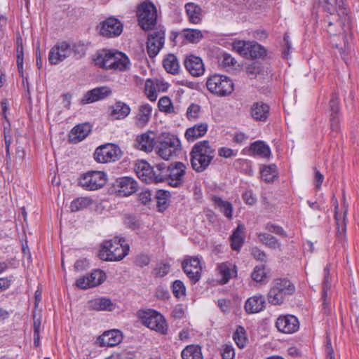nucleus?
I'll list each match as a JSON object with an SVG mask.
<instances>
[{
  "label": "nucleus",
  "instance_id": "nucleus-29",
  "mask_svg": "<svg viewBox=\"0 0 359 359\" xmlns=\"http://www.w3.org/2000/svg\"><path fill=\"white\" fill-rule=\"evenodd\" d=\"M91 126L88 123L79 124L73 128L69 134V140L78 143L84 140L90 133Z\"/></svg>",
  "mask_w": 359,
  "mask_h": 359
},
{
  "label": "nucleus",
  "instance_id": "nucleus-7",
  "mask_svg": "<svg viewBox=\"0 0 359 359\" xmlns=\"http://www.w3.org/2000/svg\"><path fill=\"white\" fill-rule=\"evenodd\" d=\"M206 86L208 90L218 96H226L233 91V83L229 77L214 74L207 79Z\"/></svg>",
  "mask_w": 359,
  "mask_h": 359
},
{
  "label": "nucleus",
  "instance_id": "nucleus-6",
  "mask_svg": "<svg viewBox=\"0 0 359 359\" xmlns=\"http://www.w3.org/2000/svg\"><path fill=\"white\" fill-rule=\"evenodd\" d=\"M76 46H72L65 41L56 43L50 50L48 60L50 64L57 65L67 57H69L73 53L76 58H81L85 55V52L81 49L78 51Z\"/></svg>",
  "mask_w": 359,
  "mask_h": 359
},
{
  "label": "nucleus",
  "instance_id": "nucleus-60",
  "mask_svg": "<svg viewBox=\"0 0 359 359\" xmlns=\"http://www.w3.org/2000/svg\"><path fill=\"white\" fill-rule=\"evenodd\" d=\"M243 198L247 204L253 205L256 203V197L252 192V191H246L243 194Z\"/></svg>",
  "mask_w": 359,
  "mask_h": 359
},
{
  "label": "nucleus",
  "instance_id": "nucleus-43",
  "mask_svg": "<svg viewBox=\"0 0 359 359\" xmlns=\"http://www.w3.org/2000/svg\"><path fill=\"white\" fill-rule=\"evenodd\" d=\"M278 172L274 164L264 167L261 170V177L267 182H272L277 177Z\"/></svg>",
  "mask_w": 359,
  "mask_h": 359
},
{
  "label": "nucleus",
  "instance_id": "nucleus-62",
  "mask_svg": "<svg viewBox=\"0 0 359 359\" xmlns=\"http://www.w3.org/2000/svg\"><path fill=\"white\" fill-rule=\"evenodd\" d=\"M168 168L165 166V164L162 163L156 165V170L154 171H157V173H161L162 175V182L165 180V177L167 176V173L168 171H167Z\"/></svg>",
  "mask_w": 359,
  "mask_h": 359
},
{
  "label": "nucleus",
  "instance_id": "nucleus-22",
  "mask_svg": "<svg viewBox=\"0 0 359 359\" xmlns=\"http://www.w3.org/2000/svg\"><path fill=\"white\" fill-rule=\"evenodd\" d=\"M116 185L119 195L123 196H128L137 190V182L130 177H123L117 179Z\"/></svg>",
  "mask_w": 359,
  "mask_h": 359
},
{
  "label": "nucleus",
  "instance_id": "nucleus-35",
  "mask_svg": "<svg viewBox=\"0 0 359 359\" xmlns=\"http://www.w3.org/2000/svg\"><path fill=\"white\" fill-rule=\"evenodd\" d=\"M130 112V107L122 102H116L111 107V115L116 119L124 118Z\"/></svg>",
  "mask_w": 359,
  "mask_h": 359
},
{
  "label": "nucleus",
  "instance_id": "nucleus-39",
  "mask_svg": "<svg viewBox=\"0 0 359 359\" xmlns=\"http://www.w3.org/2000/svg\"><path fill=\"white\" fill-rule=\"evenodd\" d=\"M250 151L253 154L263 158H269L271 154V150L269 146L261 141H256L252 143L250 145Z\"/></svg>",
  "mask_w": 359,
  "mask_h": 359
},
{
  "label": "nucleus",
  "instance_id": "nucleus-12",
  "mask_svg": "<svg viewBox=\"0 0 359 359\" xmlns=\"http://www.w3.org/2000/svg\"><path fill=\"white\" fill-rule=\"evenodd\" d=\"M135 170L137 177L146 183H158L162 182V175L157 173L154 169L145 161L136 163Z\"/></svg>",
  "mask_w": 359,
  "mask_h": 359
},
{
  "label": "nucleus",
  "instance_id": "nucleus-34",
  "mask_svg": "<svg viewBox=\"0 0 359 359\" xmlns=\"http://www.w3.org/2000/svg\"><path fill=\"white\" fill-rule=\"evenodd\" d=\"M244 229L243 224H238L233 231L231 236V248L233 250L238 251L244 243Z\"/></svg>",
  "mask_w": 359,
  "mask_h": 359
},
{
  "label": "nucleus",
  "instance_id": "nucleus-48",
  "mask_svg": "<svg viewBox=\"0 0 359 359\" xmlns=\"http://www.w3.org/2000/svg\"><path fill=\"white\" fill-rule=\"evenodd\" d=\"M233 338L236 345L240 348L245 347L247 338L245 336V329L243 327L238 326L237 327L236 332L233 334Z\"/></svg>",
  "mask_w": 359,
  "mask_h": 359
},
{
  "label": "nucleus",
  "instance_id": "nucleus-8",
  "mask_svg": "<svg viewBox=\"0 0 359 359\" xmlns=\"http://www.w3.org/2000/svg\"><path fill=\"white\" fill-rule=\"evenodd\" d=\"M137 19L140 26L144 30L151 29L156 23L157 11L151 2H143L137 8Z\"/></svg>",
  "mask_w": 359,
  "mask_h": 359
},
{
  "label": "nucleus",
  "instance_id": "nucleus-55",
  "mask_svg": "<svg viewBox=\"0 0 359 359\" xmlns=\"http://www.w3.org/2000/svg\"><path fill=\"white\" fill-rule=\"evenodd\" d=\"M339 96L336 93H333L332 95V97L330 99V107L332 114H337V113L339 110Z\"/></svg>",
  "mask_w": 359,
  "mask_h": 359
},
{
  "label": "nucleus",
  "instance_id": "nucleus-21",
  "mask_svg": "<svg viewBox=\"0 0 359 359\" xmlns=\"http://www.w3.org/2000/svg\"><path fill=\"white\" fill-rule=\"evenodd\" d=\"M111 94V89L107 86L93 88L88 91L81 100V103L86 104L103 100Z\"/></svg>",
  "mask_w": 359,
  "mask_h": 359
},
{
  "label": "nucleus",
  "instance_id": "nucleus-27",
  "mask_svg": "<svg viewBox=\"0 0 359 359\" xmlns=\"http://www.w3.org/2000/svg\"><path fill=\"white\" fill-rule=\"evenodd\" d=\"M265 307V298L261 294L252 296L247 299L245 309L248 313H256L262 311Z\"/></svg>",
  "mask_w": 359,
  "mask_h": 359
},
{
  "label": "nucleus",
  "instance_id": "nucleus-30",
  "mask_svg": "<svg viewBox=\"0 0 359 359\" xmlns=\"http://www.w3.org/2000/svg\"><path fill=\"white\" fill-rule=\"evenodd\" d=\"M130 65L128 57L123 53L116 50L111 72H124L129 69Z\"/></svg>",
  "mask_w": 359,
  "mask_h": 359
},
{
  "label": "nucleus",
  "instance_id": "nucleus-44",
  "mask_svg": "<svg viewBox=\"0 0 359 359\" xmlns=\"http://www.w3.org/2000/svg\"><path fill=\"white\" fill-rule=\"evenodd\" d=\"M92 203V199L88 197H81L74 200L70 205L72 212H77L89 206Z\"/></svg>",
  "mask_w": 359,
  "mask_h": 359
},
{
  "label": "nucleus",
  "instance_id": "nucleus-13",
  "mask_svg": "<svg viewBox=\"0 0 359 359\" xmlns=\"http://www.w3.org/2000/svg\"><path fill=\"white\" fill-rule=\"evenodd\" d=\"M165 43V32L157 29L151 32L147 38V53L150 57H156L163 47Z\"/></svg>",
  "mask_w": 359,
  "mask_h": 359
},
{
  "label": "nucleus",
  "instance_id": "nucleus-17",
  "mask_svg": "<svg viewBox=\"0 0 359 359\" xmlns=\"http://www.w3.org/2000/svg\"><path fill=\"white\" fill-rule=\"evenodd\" d=\"M278 331L285 334H292L299 328V323L297 317L293 315L280 316L276 322Z\"/></svg>",
  "mask_w": 359,
  "mask_h": 359
},
{
  "label": "nucleus",
  "instance_id": "nucleus-4",
  "mask_svg": "<svg viewBox=\"0 0 359 359\" xmlns=\"http://www.w3.org/2000/svg\"><path fill=\"white\" fill-rule=\"evenodd\" d=\"M181 150L180 140L170 133H161L156 137V154L164 160H169Z\"/></svg>",
  "mask_w": 359,
  "mask_h": 359
},
{
  "label": "nucleus",
  "instance_id": "nucleus-52",
  "mask_svg": "<svg viewBox=\"0 0 359 359\" xmlns=\"http://www.w3.org/2000/svg\"><path fill=\"white\" fill-rule=\"evenodd\" d=\"M172 290L177 298H180L185 295L186 287L181 280H177L172 283Z\"/></svg>",
  "mask_w": 359,
  "mask_h": 359
},
{
  "label": "nucleus",
  "instance_id": "nucleus-58",
  "mask_svg": "<svg viewBox=\"0 0 359 359\" xmlns=\"http://www.w3.org/2000/svg\"><path fill=\"white\" fill-rule=\"evenodd\" d=\"M252 255L253 257L259 261L264 262L266 260V255L265 252L257 248L252 249Z\"/></svg>",
  "mask_w": 359,
  "mask_h": 359
},
{
  "label": "nucleus",
  "instance_id": "nucleus-28",
  "mask_svg": "<svg viewBox=\"0 0 359 359\" xmlns=\"http://www.w3.org/2000/svg\"><path fill=\"white\" fill-rule=\"evenodd\" d=\"M337 209H338V203H337V201L336 200L334 217L336 219V224H337V237L339 241L342 242L345 239L346 232V214H347V207L344 208V210L342 216L339 215V213L337 212Z\"/></svg>",
  "mask_w": 359,
  "mask_h": 359
},
{
  "label": "nucleus",
  "instance_id": "nucleus-42",
  "mask_svg": "<svg viewBox=\"0 0 359 359\" xmlns=\"http://www.w3.org/2000/svg\"><path fill=\"white\" fill-rule=\"evenodd\" d=\"M182 35L187 41L192 43H197L203 37L200 30L193 29H184L182 32Z\"/></svg>",
  "mask_w": 359,
  "mask_h": 359
},
{
  "label": "nucleus",
  "instance_id": "nucleus-25",
  "mask_svg": "<svg viewBox=\"0 0 359 359\" xmlns=\"http://www.w3.org/2000/svg\"><path fill=\"white\" fill-rule=\"evenodd\" d=\"M250 115L256 121H266L269 115V106L263 102H255L250 107Z\"/></svg>",
  "mask_w": 359,
  "mask_h": 359
},
{
  "label": "nucleus",
  "instance_id": "nucleus-11",
  "mask_svg": "<svg viewBox=\"0 0 359 359\" xmlns=\"http://www.w3.org/2000/svg\"><path fill=\"white\" fill-rule=\"evenodd\" d=\"M142 323L147 327L161 334H165L168 331V325L164 317L154 310H149L144 313Z\"/></svg>",
  "mask_w": 359,
  "mask_h": 359
},
{
  "label": "nucleus",
  "instance_id": "nucleus-59",
  "mask_svg": "<svg viewBox=\"0 0 359 359\" xmlns=\"http://www.w3.org/2000/svg\"><path fill=\"white\" fill-rule=\"evenodd\" d=\"M218 154L220 156L224 158H230L236 155V151L227 147H221L218 151Z\"/></svg>",
  "mask_w": 359,
  "mask_h": 359
},
{
  "label": "nucleus",
  "instance_id": "nucleus-47",
  "mask_svg": "<svg viewBox=\"0 0 359 359\" xmlns=\"http://www.w3.org/2000/svg\"><path fill=\"white\" fill-rule=\"evenodd\" d=\"M251 41H237L233 42V48L241 55L248 58L249 50L250 48Z\"/></svg>",
  "mask_w": 359,
  "mask_h": 359
},
{
  "label": "nucleus",
  "instance_id": "nucleus-41",
  "mask_svg": "<svg viewBox=\"0 0 359 359\" xmlns=\"http://www.w3.org/2000/svg\"><path fill=\"white\" fill-rule=\"evenodd\" d=\"M214 204L219 208V210L228 218L232 217L233 207L232 205L228 202L223 201L221 198L214 196L212 198Z\"/></svg>",
  "mask_w": 359,
  "mask_h": 359
},
{
  "label": "nucleus",
  "instance_id": "nucleus-23",
  "mask_svg": "<svg viewBox=\"0 0 359 359\" xmlns=\"http://www.w3.org/2000/svg\"><path fill=\"white\" fill-rule=\"evenodd\" d=\"M122 340L121 332L116 330L105 332L98 338V343L100 346H114L118 344Z\"/></svg>",
  "mask_w": 359,
  "mask_h": 359
},
{
  "label": "nucleus",
  "instance_id": "nucleus-53",
  "mask_svg": "<svg viewBox=\"0 0 359 359\" xmlns=\"http://www.w3.org/2000/svg\"><path fill=\"white\" fill-rule=\"evenodd\" d=\"M145 92L149 100L154 102L157 99V93L156 90V88L154 86L153 82L149 80H147L146 81Z\"/></svg>",
  "mask_w": 359,
  "mask_h": 359
},
{
  "label": "nucleus",
  "instance_id": "nucleus-15",
  "mask_svg": "<svg viewBox=\"0 0 359 359\" xmlns=\"http://www.w3.org/2000/svg\"><path fill=\"white\" fill-rule=\"evenodd\" d=\"M168 173L165 180L173 187H179L183 184L184 175L186 172V166L182 162H177L168 167Z\"/></svg>",
  "mask_w": 359,
  "mask_h": 359
},
{
  "label": "nucleus",
  "instance_id": "nucleus-31",
  "mask_svg": "<svg viewBox=\"0 0 359 359\" xmlns=\"http://www.w3.org/2000/svg\"><path fill=\"white\" fill-rule=\"evenodd\" d=\"M208 124L201 123L193 127L189 128L185 132V137L189 142H194L196 139L205 135L208 131Z\"/></svg>",
  "mask_w": 359,
  "mask_h": 359
},
{
  "label": "nucleus",
  "instance_id": "nucleus-26",
  "mask_svg": "<svg viewBox=\"0 0 359 359\" xmlns=\"http://www.w3.org/2000/svg\"><path fill=\"white\" fill-rule=\"evenodd\" d=\"M152 107L149 104H143L139 106L135 116V123L139 128H143L147 125L151 117Z\"/></svg>",
  "mask_w": 359,
  "mask_h": 359
},
{
  "label": "nucleus",
  "instance_id": "nucleus-40",
  "mask_svg": "<svg viewBox=\"0 0 359 359\" xmlns=\"http://www.w3.org/2000/svg\"><path fill=\"white\" fill-rule=\"evenodd\" d=\"M259 241L271 249H278L280 247L279 241L272 235L266 233H257Z\"/></svg>",
  "mask_w": 359,
  "mask_h": 359
},
{
  "label": "nucleus",
  "instance_id": "nucleus-45",
  "mask_svg": "<svg viewBox=\"0 0 359 359\" xmlns=\"http://www.w3.org/2000/svg\"><path fill=\"white\" fill-rule=\"evenodd\" d=\"M248 53V57L253 59L263 57L266 55L265 48L255 41H251V46Z\"/></svg>",
  "mask_w": 359,
  "mask_h": 359
},
{
  "label": "nucleus",
  "instance_id": "nucleus-54",
  "mask_svg": "<svg viewBox=\"0 0 359 359\" xmlns=\"http://www.w3.org/2000/svg\"><path fill=\"white\" fill-rule=\"evenodd\" d=\"M265 229L271 233L282 236L283 237H287V236L286 232L281 226L271 222L266 224Z\"/></svg>",
  "mask_w": 359,
  "mask_h": 359
},
{
  "label": "nucleus",
  "instance_id": "nucleus-36",
  "mask_svg": "<svg viewBox=\"0 0 359 359\" xmlns=\"http://www.w3.org/2000/svg\"><path fill=\"white\" fill-rule=\"evenodd\" d=\"M181 355L182 359H203L201 347L195 344L187 346Z\"/></svg>",
  "mask_w": 359,
  "mask_h": 359
},
{
  "label": "nucleus",
  "instance_id": "nucleus-38",
  "mask_svg": "<svg viewBox=\"0 0 359 359\" xmlns=\"http://www.w3.org/2000/svg\"><path fill=\"white\" fill-rule=\"evenodd\" d=\"M89 307L97 311H112L113 304L109 299L98 298L90 301Z\"/></svg>",
  "mask_w": 359,
  "mask_h": 359
},
{
  "label": "nucleus",
  "instance_id": "nucleus-46",
  "mask_svg": "<svg viewBox=\"0 0 359 359\" xmlns=\"http://www.w3.org/2000/svg\"><path fill=\"white\" fill-rule=\"evenodd\" d=\"M88 276V281L89 282L90 287H95L100 285L105 279V274L100 270H95Z\"/></svg>",
  "mask_w": 359,
  "mask_h": 359
},
{
  "label": "nucleus",
  "instance_id": "nucleus-3",
  "mask_svg": "<svg viewBox=\"0 0 359 359\" xmlns=\"http://www.w3.org/2000/svg\"><path fill=\"white\" fill-rule=\"evenodd\" d=\"M125 241L121 238L106 241L103 243L99 257L104 261L115 262L123 259L129 251V245L123 244Z\"/></svg>",
  "mask_w": 359,
  "mask_h": 359
},
{
  "label": "nucleus",
  "instance_id": "nucleus-56",
  "mask_svg": "<svg viewBox=\"0 0 359 359\" xmlns=\"http://www.w3.org/2000/svg\"><path fill=\"white\" fill-rule=\"evenodd\" d=\"M155 273L160 277L166 276L170 271V265L168 264H160L154 269Z\"/></svg>",
  "mask_w": 359,
  "mask_h": 359
},
{
  "label": "nucleus",
  "instance_id": "nucleus-64",
  "mask_svg": "<svg viewBox=\"0 0 359 359\" xmlns=\"http://www.w3.org/2000/svg\"><path fill=\"white\" fill-rule=\"evenodd\" d=\"M87 278H88L87 276L79 278L76 281L77 287H79L81 289H83V290L90 288V286L89 282L88 281Z\"/></svg>",
  "mask_w": 359,
  "mask_h": 359
},
{
  "label": "nucleus",
  "instance_id": "nucleus-18",
  "mask_svg": "<svg viewBox=\"0 0 359 359\" xmlns=\"http://www.w3.org/2000/svg\"><path fill=\"white\" fill-rule=\"evenodd\" d=\"M157 136L154 131L149 130L137 136L135 145L141 151L151 152L156 146Z\"/></svg>",
  "mask_w": 359,
  "mask_h": 359
},
{
  "label": "nucleus",
  "instance_id": "nucleus-51",
  "mask_svg": "<svg viewBox=\"0 0 359 359\" xmlns=\"http://www.w3.org/2000/svg\"><path fill=\"white\" fill-rule=\"evenodd\" d=\"M201 113V106L192 103L191 104L187 110V117L189 121H196L199 118Z\"/></svg>",
  "mask_w": 359,
  "mask_h": 359
},
{
  "label": "nucleus",
  "instance_id": "nucleus-9",
  "mask_svg": "<svg viewBox=\"0 0 359 359\" xmlns=\"http://www.w3.org/2000/svg\"><path fill=\"white\" fill-rule=\"evenodd\" d=\"M107 180V175L104 172L89 171L81 175L79 184L86 190L93 191L102 188Z\"/></svg>",
  "mask_w": 359,
  "mask_h": 359
},
{
  "label": "nucleus",
  "instance_id": "nucleus-16",
  "mask_svg": "<svg viewBox=\"0 0 359 359\" xmlns=\"http://www.w3.org/2000/svg\"><path fill=\"white\" fill-rule=\"evenodd\" d=\"M122 31V23L115 18L106 19L99 27L100 35L107 38L116 37L121 34Z\"/></svg>",
  "mask_w": 359,
  "mask_h": 359
},
{
  "label": "nucleus",
  "instance_id": "nucleus-1",
  "mask_svg": "<svg viewBox=\"0 0 359 359\" xmlns=\"http://www.w3.org/2000/svg\"><path fill=\"white\" fill-rule=\"evenodd\" d=\"M323 1L325 3L324 11L329 14L324 20L327 24V32L330 35H337L351 29V20L344 0H334L335 7L330 0Z\"/></svg>",
  "mask_w": 359,
  "mask_h": 359
},
{
  "label": "nucleus",
  "instance_id": "nucleus-5",
  "mask_svg": "<svg viewBox=\"0 0 359 359\" xmlns=\"http://www.w3.org/2000/svg\"><path fill=\"white\" fill-rule=\"evenodd\" d=\"M294 286L289 280L276 279L268 292V301L271 304L280 305L283 302L285 295L292 294L294 292Z\"/></svg>",
  "mask_w": 359,
  "mask_h": 359
},
{
  "label": "nucleus",
  "instance_id": "nucleus-61",
  "mask_svg": "<svg viewBox=\"0 0 359 359\" xmlns=\"http://www.w3.org/2000/svg\"><path fill=\"white\" fill-rule=\"evenodd\" d=\"M151 194L150 191L145 190L142 191L139 195V200L141 201L142 203L146 205L147 204L150 200H151Z\"/></svg>",
  "mask_w": 359,
  "mask_h": 359
},
{
  "label": "nucleus",
  "instance_id": "nucleus-32",
  "mask_svg": "<svg viewBox=\"0 0 359 359\" xmlns=\"http://www.w3.org/2000/svg\"><path fill=\"white\" fill-rule=\"evenodd\" d=\"M186 13L189 21L193 24H198L202 20V9L194 3H187L185 5Z\"/></svg>",
  "mask_w": 359,
  "mask_h": 359
},
{
  "label": "nucleus",
  "instance_id": "nucleus-57",
  "mask_svg": "<svg viewBox=\"0 0 359 359\" xmlns=\"http://www.w3.org/2000/svg\"><path fill=\"white\" fill-rule=\"evenodd\" d=\"M222 356L223 359H233L235 352L233 347L229 345H225L222 353Z\"/></svg>",
  "mask_w": 359,
  "mask_h": 359
},
{
  "label": "nucleus",
  "instance_id": "nucleus-50",
  "mask_svg": "<svg viewBox=\"0 0 359 359\" xmlns=\"http://www.w3.org/2000/svg\"><path fill=\"white\" fill-rule=\"evenodd\" d=\"M159 110L165 113L174 112V107L170 99L166 96L161 97L158 102Z\"/></svg>",
  "mask_w": 359,
  "mask_h": 359
},
{
  "label": "nucleus",
  "instance_id": "nucleus-37",
  "mask_svg": "<svg viewBox=\"0 0 359 359\" xmlns=\"http://www.w3.org/2000/svg\"><path fill=\"white\" fill-rule=\"evenodd\" d=\"M163 65L165 71L172 74L179 72L180 65L177 57L173 54H169L163 61Z\"/></svg>",
  "mask_w": 359,
  "mask_h": 359
},
{
  "label": "nucleus",
  "instance_id": "nucleus-24",
  "mask_svg": "<svg viewBox=\"0 0 359 359\" xmlns=\"http://www.w3.org/2000/svg\"><path fill=\"white\" fill-rule=\"evenodd\" d=\"M330 264H327L323 270V280L322 283V299L325 307L330 304L331 294L332 281L330 277Z\"/></svg>",
  "mask_w": 359,
  "mask_h": 359
},
{
  "label": "nucleus",
  "instance_id": "nucleus-63",
  "mask_svg": "<svg viewBox=\"0 0 359 359\" xmlns=\"http://www.w3.org/2000/svg\"><path fill=\"white\" fill-rule=\"evenodd\" d=\"M89 263L87 259H83L76 262L74 268L76 271H83L88 267Z\"/></svg>",
  "mask_w": 359,
  "mask_h": 359
},
{
  "label": "nucleus",
  "instance_id": "nucleus-10",
  "mask_svg": "<svg viewBox=\"0 0 359 359\" xmlns=\"http://www.w3.org/2000/svg\"><path fill=\"white\" fill-rule=\"evenodd\" d=\"M120 148L114 144H107L97 147L94 153V158L102 163L114 162L121 157Z\"/></svg>",
  "mask_w": 359,
  "mask_h": 359
},
{
  "label": "nucleus",
  "instance_id": "nucleus-14",
  "mask_svg": "<svg viewBox=\"0 0 359 359\" xmlns=\"http://www.w3.org/2000/svg\"><path fill=\"white\" fill-rule=\"evenodd\" d=\"M183 270L193 283L198 282L201 276L202 267L198 257H188L182 263Z\"/></svg>",
  "mask_w": 359,
  "mask_h": 359
},
{
  "label": "nucleus",
  "instance_id": "nucleus-2",
  "mask_svg": "<svg viewBox=\"0 0 359 359\" xmlns=\"http://www.w3.org/2000/svg\"><path fill=\"white\" fill-rule=\"evenodd\" d=\"M191 165L197 172H202L210 165L215 156V149L206 140L195 144L190 152Z\"/></svg>",
  "mask_w": 359,
  "mask_h": 359
},
{
  "label": "nucleus",
  "instance_id": "nucleus-20",
  "mask_svg": "<svg viewBox=\"0 0 359 359\" xmlns=\"http://www.w3.org/2000/svg\"><path fill=\"white\" fill-rule=\"evenodd\" d=\"M184 66L193 76H200L205 72V67L202 59L194 55L186 56Z\"/></svg>",
  "mask_w": 359,
  "mask_h": 359
},
{
  "label": "nucleus",
  "instance_id": "nucleus-49",
  "mask_svg": "<svg viewBox=\"0 0 359 359\" xmlns=\"http://www.w3.org/2000/svg\"><path fill=\"white\" fill-rule=\"evenodd\" d=\"M253 280L261 283L267 277L265 266H256L251 273Z\"/></svg>",
  "mask_w": 359,
  "mask_h": 359
},
{
  "label": "nucleus",
  "instance_id": "nucleus-19",
  "mask_svg": "<svg viewBox=\"0 0 359 359\" xmlns=\"http://www.w3.org/2000/svg\"><path fill=\"white\" fill-rule=\"evenodd\" d=\"M116 50H102L97 53L93 61L95 65L106 71H110L114 64Z\"/></svg>",
  "mask_w": 359,
  "mask_h": 359
},
{
  "label": "nucleus",
  "instance_id": "nucleus-33",
  "mask_svg": "<svg viewBox=\"0 0 359 359\" xmlns=\"http://www.w3.org/2000/svg\"><path fill=\"white\" fill-rule=\"evenodd\" d=\"M217 269L222 276L221 283L222 284L228 283L232 277L236 276V266L232 263H222L218 266Z\"/></svg>",
  "mask_w": 359,
  "mask_h": 359
}]
</instances>
